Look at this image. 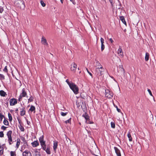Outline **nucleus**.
Returning <instances> with one entry per match:
<instances>
[{
	"label": "nucleus",
	"instance_id": "obj_1",
	"mask_svg": "<svg viewBox=\"0 0 156 156\" xmlns=\"http://www.w3.org/2000/svg\"><path fill=\"white\" fill-rule=\"evenodd\" d=\"M69 87L75 94H77L79 93L78 87L74 83L72 84Z\"/></svg>",
	"mask_w": 156,
	"mask_h": 156
},
{
	"label": "nucleus",
	"instance_id": "obj_2",
	"mask_svg": "<svg viewBox=\"0 0 156 156\" xmlns=\"http://www.w3.org/2000/svg\"><path fill=\"white\" fill-rule=\"evenodd\" d=\"M12 132L11 131H9L7 133V135L8 139V142L10 145L11 144L13 143V141L12 137Z\"/></svg>",
	"mask_w": 156,
	"mask_h": 156
},
{
	"label": "nucleus",
	"instance_id": "obj_3",
	"mask_svg": "<svg viewBox=\"0 0 156 156\" xmlns=\"http://www.w3.org/2000/svg\"><path fill=\"white\" fill-rule=\"evenodd\" d=\"M96 71L97 75H102L101 73L103 71V69L101 66H96Z\"/></svg>",
	"mask_w": 156,
	"mask_h": 156
},
{
	"label": "nucleus",
	"instance_id": "obj_4",
	"mask_svg": "<svg viewBox=\"0 0 156 156\" xmlns=\"http://www.w3.org/2000/svg\"><path fill=\"white\" fill-rule=\"evenodd\" d=\"M71 70L73 72H75L76 70V69L77 65L76 63H73L71 65Z\"/></svg>",
	"mask_w": 156,
	"mask_h": 156
},
{
	"label": "nucleus",
	"instance_id": "obj_5",
	"mask_svg": "<svg viewBox=\"0 0 156 156\" xmlns=\"http://www.w3.org/2000/svg\"><path fill=\"white\" fill-rule=\"evenodd\" d=\"M117 53L119 55V56H121L122 57L124 55L122 50L120 46H119V48L118 50Z\"/></svg>",
	"mask_w": 156,
	"mask_h": 156
},
{
	"label": "nucleus",
	"instance_id": "obj_6",
	"mask_svg": "<svg viewBox=\"0 0 156 156\" xmlns=\"http://www.w3.org/2000/svg\"><path fill=\"white\" fill-rule=\"evenodd\" d=\"M23 156H32L31 153L27 150L23 151L22 153Z\"/></svg>",
	"mask_w": 156,
	"mask_h": 156
},
{
	"label": "nucleus",
	"instance_id": "obj_7",
	"mask_svg": "<svg viewBox=\"0 0 156 156\" xmlns=\"http://www.w3.org/2000/svg\"><path fill=\"white\" fill-rule=\"evenodd\" d=\"M26 93L24 89H23L22 90V92L20 94L19 98V101H20L22 98L23 97H25L26 95Z\"/></svg>",
	"mask_w": 156,
	"mask_h": 156
},
{
	"label": "nucleus",
	"instance_id": "obj_8",
	"mask_svg": "<svg viewBox=\"0 0 156 156\" xmlns=\"http://www.w3.org/2000/svg\"><path fill=\"white\" fill-rule=\"evenodd\" d=\"M17 101L16 99L14 98H12L10 100V105L13 106L17 103Z\"/></svg>",
	"mask_w": 156,
	"mask_h": 156
},
{
	"label": "nucleus",
	"instance_id": "obj_9",
	"mask_svg": "<svg viewBox=\"0 0 156 156\" xmlns=\"http://www.w3.org/2000/svg\"><path fill=\"white\" fill-rule=\"evenodd\" d=\"M92 151L93 154L96 156H98V155L100 154L99 151L97 147L95 149V151L93 150Z\"/></svg>",
	"mask_w": 156,
	"mask_h": 156
},
{
	"label": "nucleus",
	"instance_id": "obj_10",
	"mask_svg": "<svg viewBox=\"0 0 156 156\" xmlns=\"http://www.w3.org/2000/svg\"><path fill=\"white\" fill-rule=\"evenodd\" d=\"M41 42L42 44L46 46L48 45V44L46 39L44 37H42L41 38Z\"/></svg>",
	"mask_w": 156,
	"mask_h": 156
},
{
	"label": "nucleus",
	"instance_id": "obj_11",
	"mask_svg": "<svg viewBox=\"0 0 156 156\" xmlns=\"http://www.w3.org/2000/svg\"><path fill=\"white\" fill-rule=\"evenodd\" d=\"M114 148L117 156H121L120 151L116 147H114Z\"/></svg>",
	"mask_w": 156,
	"mask_h": 156
},
{
	"label": "nucleus",
	"instance_id": "obj_12",
	"mask_svg": "<svg viewBox=\"0 0 156 156\" xmlns=\"http://www.w3.org/2000/svg\"><path fill=\"white\" fill-rule=\"evenodd\" d=\"M18 7H19L21 9H24L25 7V5L23 0L22 2H21L20 5H17Z\"/></svg>",
	"mask_w": 156,
	"mask_h": 156
},
{
	"label": "nucleus",
	"instance_id": "obj_13",
	"mask_svg": "<svg viewBox=\"0 0 156 156\" xmlns=\"http://www.w3.org/2000/svg\"><path fill=\"white\" fill-rule=\"evenodd\" d=\"M108 94L109 93V95L108 94V98H111L113 95V92L110 91L108 89Z\"/></svg>",
	"mask_w": 156,
	"mask_h": 156
},
{
	"label": "nucleus",
	"instance_id": "obj_14",
	"mask_svg": "<svg viewBox=\"0 0 156 156\" xmlns=\"http://www.w3.org/2000/svg\"><path fill=\"white\" fill-rule=\"evenodd\" d=\"M120 20L124 24L126 25V22L125 20V18L123 16H120L119 17Z\"/></svg>",
	"mask_w": 156,
	"mask_h": 156
},
{
	"label": "nucleus",
	"instance_id": "obj_15",
	"mask_svg": "<svg viewBox=\"0 0 156 156\" xmlns=\"http://www.w3.org/2000/svg\"><path fill=\"white\" fill-rule=\"evenodd\" d=\"M58 146V142L56 141H55L54 142V146H53V149L54 151H55L57 148V146Z\"/></svg>",
	"mask_w": 156,
	"mask_h": 156
},
{
	"label": "nucleus",
	"instance_id": "obj_16",
	"mask_svg": "<svg viewBox=\"0 0 156 156\" xmlns=\"http://www.w3.org/2000/svg\"><path fill=\"white\" fill-rule=\"evenodd\" d=\"M149 58V54L148 52H146L145 54V60L146 61L148 60Z\"/></svg>",
	"mask_w": 156,
	"mask_h": 156
},
{
	"label": "nucleus",
	"instance_id": "obj_17",
	"mask_svg": "<svg viewBox=\"0 0 156 156\" xmlns=\"http://www.w3.org/2000/svg\"><path fill=\"white\" fill-rule=\"evenodd\" d=\"M39 141L41 143V145H42L45 144V142L44 141L43 138L41 137L39 138Z\"/></svg>",
	"mask_w": 156,
	"mask_h": 156
},
{
	"label": "nucleus",
	"instance_id": "obj_18",
	"mask_svg": "<svg viewBox=\"0 0 156 156\" xmlns=\"http://www.w3.org/2000/svg\"><path fill=\"white\" fill-rule=\"evenodd\" d=\"M32 144L33 147H36L39 145V143L37 141H36L32 143Z\"/></svg>",
	"mask_w": 156,
	"mask_h": 156
},
{
	"label": "nucleus",
	"instance_id": "obj_19",
	"mask_svg": "<svg viewBox=\"0 0 156 156\" xmlns=\"http://www.w3.org/2000/svg\"><path fill=\"white\" fill-rule=\"evenodd\" d=\"M0 94L2 96L5 97L6 94L3 90H1L0 91Z\"/></svg>",
	"mask_w": 156,
	"mask_h": 156
},
{
	"label": "nucleus",
	"instance_id": "obj_20",
	"mask_svg": "<svg viewBox=\"0 0 156 156\" xmlns=\"http://www.w3.org/2000/svg\"><path fill=\"white\" fill-rule=\"evenodd\" d=\"M20 115L21 116L24 115L25 114V110L24 109H21Z\"/></svg>",
	"mask_w": 156,
	"mask_h": 156
},
{
	"label": "nucleus",
	"instance_id": "obj_21",
	"mask_svg": "<svg viewBox=\"0 0 156 156\" xmlns=\"http://www.w3.org/2000/svg\"><path fill=\"white\" fill-rule=\"evenodd\" d=\"M34 156H41L40 154V153L38 152L37 150L34 151Z\"/></svg>",
	"mask_w": 156,
	"mask_h": 156
},
{
	"label": "nucleus",
	"instance_id": "obj_22",
	"mask_svg": "<svg viewBox=\"0 0 156 156\" xmlns=\"http://www.w3.org/2000/svg\"><path fill=\"white\" fill-rule=\"evenodd\" d=\"M23 0H16L15 2V3L18 5H20L21 3L22 2Z\"/></svg>",
	"mask_w": 156,
	"mask_h": 156
},
{
	"label": "nucleus",
	"instance_id": "obj_23",
	"mask_svg": "<svg viewBox=\"0 0 156 156\" xmlns=\"http://www.w3.org/2000/svg\"><path fill=\"white\" fill-rule=\"evenodd\" d=\"M29 111L32 112H34V113L35 112V108L34 106L32 105L29 109Z\"/></svg>",
	"mask_w": 156,
	"mask_h": 156
},
{
	"label": "nucleus",
	"instance_id": "obj_24",
	"mask_svg": "<svg viewBox=\"0 0 156 156\" xmlns=\"http://www.w3.org/2000/svg\"><path fill=\"white\" fill-rule=\"evenodd\" d=\"M111 127L113 129L115 128V123L114 121H112L111 122Z\"/></svg>",
	"mask_w": 156,
	"mask_h": 156
},
{
	"label": "nucleus",
	"instance_id": "obj_25",
	"mask_svg": "<svg viewBox=\"0 0 156 156\" xmlns=\"http://www.w3.org/2000/svg\"><path fill=\"white\" fill-rule=\"evenodd\" d=\"M128 137L129 138V140L130 141H132V138L131 136V134L129 133H128L127 134Z\"/></svg>",
	"mask_w": 156,
	"mask_h": 156
},
{
	"label": "nucleus",
	"instance_id": "obj_26",
	"mask_svg": "<svg viewBox=\"0 0 156 156\" xmlns=\"http://www.w3.org/2000/svg\"><path fill=\"white\" fill-rule=\"evenodd\" d=\"M3 148L2 146L0 143V154H2L3 152Z\"/></svg>",
	"mask_w": 156,
	"mask_h": 156
},
{
	"label": "nucleus",
	"instance_id": "obj_27",
	"mask_svg": "<svg viewBox=\"0 0 156 156\" xmlns=\"http://www.w3.org/2000/svg\"><path fill=\"white\" fill-rule=\"evenodd\" d=\"M20 140L19 139H18L17 140V142L16 144V146L17 148H18L20 143Z\"/></svg>",
	"mask_w": 156,
	"mask_h": 156
},
{
	"label": "nucleus",
	"instance_id": "obj_28",
	"mask_svg": "<svg viewBox=\"0 0 156 156\" xmlns=\"http://www.w3.org/2000/svg\"><path fill=\"white\" fill-rule=\"evenodd\" d=\"M10 156H16V152L15 151H11L10 153Z\"/></svg>",
	"mask_w": 156,
	"mask_h": 156
},
{
	"label": "nucleus",
	"instance_id": "obj_29",
	"mask_svg": "<svg viewBox=\"0 0 156 156\" xmlns=\"http://www.w3.org/2000/svg\"><path fill=\"white\" fill-rule=\"evenodd\" d=\"M40 3L41 4V5L43 7H44L46 5V4L44 3V2H43L42 0H41L40 1Z\"/></svg>",
	"mask_w": 156,
	"mask_h": 156
},
{
	"label": "nucleus",
	"instance_id": "obj_30",
	"mask_svg": "<svg viewBox=\"0 0 156 156\" xmlns=\"http://www.w3.org/2000/svg\"><path fill=\"white\" fill-rule=\"evenodd\" d=\"M8 117L9 118V121L11 122L12 120V118L11 114L10 113L8 114Z\"/></svg>",
	"mask_w": 156,
	"mask_h": 156
},
{
	"label": "nucleus",
	"instance_id": "obj_31",
	"mask_svg": "<svg viewBox=\"0 0 156 156\" xmlns=\"http://www.w3.org/2000/svg\"><path fill=\"white\" fill-rule=\"evenodd\" d=\"M83 116L84 117V118L86 120H88L89 118V117L86 114L83 115Z\"/></svg>",
	"mask_w": 156,
	"mask_h": 156
},
{
	"label": "nucleus",
	"instance_id": "obj_32",
	"mask_svg": "<svg viewBox=\"0 0 156 156\" xmlns=\"http://www.w3.org/2000/svg\"><path fill=\"white\" fill-rule=\"evenodd\" d=\"M3 122L4 124L5 125H8L9 124L8 121L5 119L4 120Z\"/></svg>",
	"mask_w": 156,
	"mask_h": 156
},
{
	"label": "nucleus",
	"instance_id": "obj_33",
	"mask_svg": "<svg viewBox=\"0 0 156 156\" xmlns=\"http://www.w3.org/2000/svg\"><path fill=\"white\" fill-rule=\"evenodd\" d=\"M60 114L62 116H66L67 115V112L64 113L63 112H61Z\"/></svg>",
	"mask_w": 156,
	"mask_h": 156
},
{
	"label": "nucleus",
	"instance_id": "obj_34",
	"mask_svg": "<svg viewBox=\"0 0 156 156\" xmlns=\"http://www.w3.org/2000/svg\"><path fill=\"white\" fill-rule=\"evenodd\" d=\"M45 151L48 154H50V151L49 148H48L46 149Z\"/></svg>",
	"mask_w": 156,
	"mask_h": 156
},
{
	"label": "nucleus",
	"instance_id": "obj_35",
	"mask_svg": "<svg viewBox=\"0 0 156 156\" xmlns=\"http://www.w3.org/2000/svg\"><path fill=\"white\" fill-rule=\"evenodd\" d=\"M26 146V145H23L22 146V147L21 148V151H23L25 149V147Z\"/></svg>",
	"mask_w": 156,
	"mask_h": 156
},
{
	"label": "nucleus",
	"instance_id": "obj_36",
	"mask_svg": "<svg viewBox=\"0 0 156 156\" xmlns=\"http://www.w3.org/2000/svg\"><path fill=\"white\" fill-rule=\"evenodd\" d=\"M66 83H67V84H68V85H69V87H70V85H71L72 84H73V83H70L68 80H66Z\"/></svg>",
	"mask_w": 156,
	"mask_h": 156
},
{
	"label": "nucleus",
	"instance_id": "obj_37",
	"mask_svg": "<svg viewBox=\"0 0 156 156\" xmlns=\"http://www.w3.org/2000/svg\"><path fill=\"white\" fill-rule=\"evenodd\" d=\"M4 9L3 7L2 6H0V13H2Z\"/></svg>",
	"mask_w": 156,
	"mask_h": 156
},
{
	"label": "nucleus",
	"instance_id": "obj_38",
	"mask_svg": "<svg viewBox=\"0 0 156 156\" xmlns=\"http://www.w3.org/2000/svg\"><path fill=\"white\" fill-rule=\"evenodd\" d=\"M110 2L111 5L112 6H113V4L115 2L113 0H109Z\"/></svg>",
	"mask_w": 156,
	"mask_h": 156
},
{
	"label": "nucleus",
	"instance_id": "obj_39",
	"mask_svg": "<svg viewBox=\"0 0 156 156\" xmlns=\"http://www.w3.org/2000/svg\"><path fill=\"white\" fill-rule=\"evenodd\" d=\"M33 100V98L31 97L30 98L28 99V102L32 101Z\"/></svg>",
	"mask_w": 156,
	"mask_h": 156
},
{
	"label": "nucleus",
	"instance_id": "obj_40",
	"mask_svg": "<svg viewBox=\"0 0 156 156\" xmlns=\"http://www.w3.org/2000/svg\"><path fill=\"white\" fill-rule=\"evenodd\" d=\"M4 134L3 132H0V137H2L4 136Z\"/></svg>",
	"mask_w": 156,
	"mask_h": 156
},
{
	"label": "nucleus",
	"instance_id": "obj_41",
	"mask_svg": "<svg viewBox=\"0 0 156 156\" xmlns=\"http://www.w3.org/2000/svg\"><path fill=\"white\" fill-rule=\"evenodd\" d=\"M71 118H70L69 119L65 121V122L67 124L68 123H69L71 121Z\"/></svg>",
	"mask_w": 156,
	"mask_h": 156
},
{
	"label": "nucleus",
	"instance_id": "obj_42",
	"mask_svg": "<svg viewBox=\"0 0 156 156\" xmlns=\"http://www.w3.org/2000/svg\"><path fill=\"white\" fill-rule=\"evenodd\" d=\"M101 44V50L103 51L105 48V46L103 44Z\"/></svg>",
	"mask_w": 156,
	"mask_h": 156
},
{
	"label": "nucleus",
	"instance_id": "obj_43",
	"mask_svg": "<svg viewBox=\"0 0 156 156\" xmlns=\"http://www.w3.org/2000/svg\"><path fill=\"white\" fill-rule=\"evenodd\" d=\"M147 91H148V92L149 94H150L151 96H153V95H152V93L151 92V90H150V89H147Z\"/></svg>",
	"mask_w": 156,
	"mask_h": 156
},
{
	"label": "nucleus",
	"instance_id": "obj_44",
	"mask_svg": "<svg viewBox=\"0 0 156 156\" xmlns=\"http://www.w3.org/2000/svg\"><path fill=\"white\" fill-rule=\"evenodd\" d=\"M43 149L45 151L46 150V146L45 144L43 145H41Z\"/></svg>",
	"mask_w": 156,
	"mask_h": 156
},
{
	"label": "nucleus",
	"instance_id": "obj_45",
	"mask_svg": "<svg viewBox=\"0 0 156 156\" xmlns=\"http://www.w3.org/2000/svg\"><path fill=\"white\" fill-rule=\"evenodd\" d=\"M6 128H7L5 126H2L1 127L2 129V130H5Z\"/></svg>",
	"mask_w": 156,
	"mask_h": 156
},
{
	"label": "nucleus",
	"instance_id": "obj_46",
	"mask_svg": "<svg viewBox=\"0 0 156 156\" xmlns=\"http://www.w3.org/2000/svg\"><path fill=\"white\" fill-rule=\"evenodd\" d=\"M0 77L2 79H4V76L3 75L0 74Z\"/></svg>",
	"mask_w": 156,
	"mask_h": 156
},
{
	"label": "nucleus",
	"instance_id": "obj_47",
	"mask_svg": "<svg viewBox=\"0 0 156 156\" xmlns=\"http://www.w3.org/2000/svg\"><path fill=\"white\" fill-rule=\"evenodd\" d=\"M3 70L4 72H7L8 71L7 69V66H5V68H4V69H3Z\"/></svg>",
	"mask_w": 156,
	"mask_h": 156
},
{
	"label": "nucleus",
	"instance_id": "obj_48",
	"mask_svg": "<svg viewBox=\"0 0 156 156\" xmlns=\"http://www.w3.org/2000/svg\"><path fill=\"white\" fill-rule=\"evenodd\" d=\"M76 105L78 108L80 106V105L79 103V102H78V101H77L76 102Z\"/></svg>",
	"mask_w": 156,
	"mask_h": 156
},
{
	"label": "nucleus",
	"instance_id": "obj_49",
	"mask_svg": "<svg viewBox=\"0 0 156 156\" xmlns=\"http://www.w3.org/2000/svg\"><path fill=\"white\" fill-rule=\"evenodd\" d=\"M109 40L110 42V43L112 44L114 42L112 38H110L109 39Z\"/></svg>",
	"mask_w": 156,
	"mask_h": 156
},
{
	"label": "nucleus",
	"instance_id": "obj_50",
	"mask_svg": "<svg viewBox=\"0 0 156 156\" xmlns=\"http://www.w3.org/2000/svg\"><path fill=\"white\" fill-rule=\"evenodd\" d=\"M101 44H103L104 41V39L103 38H101Z\"/></svg>",
	"mask_w": 156,
	"mask_h": 156
},
{
	"label": "nucleus",
	"instance_id": "obj_51",
	"mask_svg": "<svg viewBox=\"0 0 156 156\" xmlns=\"http://www.w3.org/2000/svg\"><path fill=\"white\" fill-rule=\"evenodd\" d=\"M20 128L21 130L22 131H24V129L23 127L22 126H21V127Z\"/></svg>",
	"mask_w": 156,
	"mask_h": 156
},
{
	"label": "nucleus",
	"instance_id": "obj_52",
	"mask_svg": "<svg viewBox=\"0 0 156 156\" xmlns=\"http://www.w3.org/2000/svg\"><path fill=\"white\" fill-rule=\"evenodd\" d=\"M116 109H117V111H118V112H121V110L120 109H119L118 108L117 106H116Z\"/></svg>",
	"mask_w": 156,
	"mask_h": 156
},
{
	"label": "nucleus",
	"instance_id": "obj_53",
	"mask_svg": "<svg viewBox=\"0 0 156 156\" xmlns=\"http://www.w3.org/2000/svg\"><path fill=\"white\" fill-rule=\"evenodd\" d=\"M86 69H87V72H88V73H89V74H90L91 76H92V74H91L90 73V72L88 71V69H87V68H86Z\"/></svg>",
	"mask_w": 156,
	"mask_h": 156
},
{
	"label": "nucleus",
	"instance_id": "obj_54",
	"mask_svg": "<svg viewBox=\"0 0 156 156\" xmlns=\"http://www.w3.org/2000/svg\"><path fill=\"white\" fill-rule=\"evenodd\" d=\"M120 68H121L122 69H123V70L124 71V72H125V70H124V69H123V66H122V65H121V66H120Z\"/></svg>",
	"mask_w": 156,
	"mask_h": 156
},
{
	"label": "nucleus",
	"instance_id": "obj_55",
	"mask_svg": "<svg viewBox=\"0 0 156 156\" xmlns=\"http://www.w3.org/2000/svg\"><path fill=\"white\" fill-rule=\"evenodd\" d=\"M96 64L98 65H99L100 64V63L98 62H96Z\"/></svg>",
	"mask_w": 156,
	"mask_h": 156
},
{
	"label": "nucleus",
	"instance_id": "obj_56",
	"mask_svg": "<svg viewBox=\"0 0 156 156\" xmlns=\"http://www.w3.org/2000/svg\"><path fill=\"white\" fill-rule=\"evenodd\" d=\"M73 0H70V1H71V2H73V4H75L74 3V1H73Z\"/></svg>",
	"mask_w": 156,
	"mask_h": 156
},
{
	"label": "nucleus",
	"instance_id": "obj_57",
	"mask_svg": "<svg viewBox=\"0 0 156 156\" xmlns=\"http://www.w3.org/2000/svg\"><path fill=\"white\" fill-rule=\"evenodd\" d=\"M60 1L62 3H63V0H60Z\"/></svg>",
	"mask_w": 156,
	"mask_h": 156
},
{
	"label": "nucleus",
	"instance_id": "obj_58",
	"mask_svg": "<svg viewBox=\"0 0 156 156\" xmlns=\"http://www.w3.org/2000/svg\"><path fill=\"white\" fill-rule=\"evenodd\" d=\"M55 62V68H57V66H56V62Z\"/></svg>",
	"mask_w": 156,
	"mask_h": 156
},
{
	"label": "nucleus",
	"instance_id": "obj_59",
	"mask_svg": "<svg viewBox=\"0 0 156 156\" xmlns=\"http://www.w3.org/2000/svg\"><path fill=\"white\" fill-rule=\"evenodd\" d=\"M0 118H1V119H2V116H0Z\"/></svg>",
	"mask_w": 156,
	"mask_h": 156
}]
</instances>
